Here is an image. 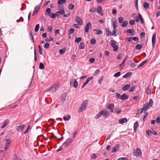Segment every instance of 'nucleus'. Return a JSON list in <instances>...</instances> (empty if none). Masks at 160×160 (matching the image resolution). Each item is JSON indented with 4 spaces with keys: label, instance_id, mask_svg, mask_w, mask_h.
<instances>
[{
    "label": "nucleus",
    "instance_id": "obj_1",
    "mask_svg": "<svg viewBox=\"0 0 160 160\" xmlns=\"http://www.w3.org/2000/svg\"><path fill=\"white\" fill-rule=\"evenodd\" d=\"M153 104V101L152 99H150L149 101V103H147L145 104L143 107L142 108H141V114L142 113V112L144 111V113L145 114V115L144 116V117L143 118V120L144 121L145 119V118L148 115V113L147 112H146V111L150 108L152 106Z\"/></svg>",
    "mask_w": 160,
    "mask_h": 160
},
{
    "label": "nucleus",
    "instance_id": "obj_2",
    "mask_svg": "<svg viewBox=\"0 0 160 160\" xmlns=\"http://www.w3.org/2000/svg\"><path fill=\"white\" fill-rule=\"evenodd\" d=\"M88 102V101L87 100H85L81 104V106L79 108V112H81L85 110L87 106Z\"/></svg>",
    "mask_w": 160,
    "mask_h": 160
},
{
    "label": "nucleus",
    "instance_id": "obj_3",
    "mask_svg": "<svg viewBox=\"0 0 160 160\" xmlns=\"http://www.w3.org/2000/svg\"><path fill=\"white\" fill-rule=\"evenodd\" d=\"M110 44L111 47L113 48V51H117L118 49V46L115 43V41L113 40H111L110 41Z\"/></svg>",
    "mask_w": 160,
    "mask_h": 160
},
{
    "label": "nucleus",
    "instance_id": "obj_4",
    "mask_svg": "<svg viewBox=\"0 0 160 160\" xmlns=\"http://www.w3.org/2000/svg\"><path fill=\"white\" fill-rule=\"evenodd\" d=\"M101 112L102 113V115L105 117H108L110 115L109 112L105 109L102 110Z\"/></svg>",
    "mask_w": 160,
    "mask_h": 160
},
{
    "label": "nucleus",
    "instance_id": "obj_5",
    "mask_svg": "<svg viewBox=\"0 0 160 160\" xmlns=\"http://www.w3.org/2000/svg\"><path fill=\"white\" fill-rule=\"evenodd\" d=\"M72 139L69 138L66 141L64 142L63 146L65 147H67L72 142Z\"/></svg>",
    "mask_w": 160,
    "mask_h": 160
},
{
    "label": "nucleus",
    "instance_id": "obj_6",
    "mask_svg": "<svg viewBox=\"0 0 160 160\" xmlns=\"http://www.w3.org/2000/svg\"><path fill=\"white\" fill-rule=\"evenodd\" d=\"M58 86L57 85H54L52 87L48 90L51 92H55L58 88Z\"/></svg>",
    "mask_w": 160,
    "mask_h": 160
},
{
    "label": "nucleus",
    "instance_id": "obj_7",
    "mask_svg": "<svg viewBox=\"0 0 160 160\" xmlns=\"http://www.w3.org/2000/svg\"><path fill=\"white\" fill-rule=\"evenodd\" d=\"M76 22L79 23L80 25H82L83 23L82 20L78 16H77L75 17Z\"/></svg>",
    "mask_w": 160,
    "mask_h": 160
},
{
    "label": "nucleus",
    "instance_id": "obj_8",
    "mask_svg": "<svg viewBox=\"0 0 160 160\" xmlns=\"http://www.w3.org/2000/svg\"><path fill=\"white\" fill-rule=\"evenodd\" d=\"M25 125L24 124H21L20 125L18 126L16 128L17 130L19 132H22L24 128Z\"/></svg>",
    "mask_w": 160,
    "mask_h": 160
},
{
    "label": "nucleus",
    "instance_id": "obj_9",
    "mask_svg": "<svg viewBox=\"0 0 160 160\" xmlns=\"http://www.w3.org/2000/svg\"><path fill=\"white\" fill-rule=\"evenodd\" d=\"M140 154V149L139 148H137L133 152V155L134 156H139Z\"/></svg>",
    "mask_w": 160,
    "mask_h": 160
},
{
    "label": "nucleus",
    "instance_id": "obj_10",
    "mask_svg": "<svg viewBox=\"0 0 160 160\" xmlns=\"http://www.w3.org/2000/svg\"><path fill=\"white\" fill-rule=\"evenodd\" d=\"M73 83V86L75 88H76L78 85L77 81L75 79H73L71 80L70 82V84Z\"/></svg>",
    "mask_w": 160,
    "mask_h": 160
},
{
    "label": "nucleus",
    "instance_id": "obj_11",
    "mask_svg": "<svg viewBox=\"0 0 160 160\" xmlns=\"http://www.w3.org/2000/svg\"><path fill=\"white\" fill-rule=\"evenodd\" d=\"M114 107V105L112 103H110L108 104L107 106V108L110 110V112H113V109Z\"/></svg>",
    "mask_w": 160,
    "mask_h": 160
},
{
    "label": "nucleus",
    "instance_id": "obj_12",
    "mask_svg": "<svg viewBox=\"0 0 160 160\" xmlns=\"http://www.w3.org/2000/svg\"><path fill=\"white\" fill-rule=\"evenodd\" d=\"M41 5H40L36 6L34 10V12L32 14V16H34L35 14H37L40 8Z\"/></svg>",
    "mask_w": 160,
    "mask_h": 160
},
{
    "label": "nucleus",
    "instance_id": "obj_13",
    "mask_svg": "<svg viewBox=\"0 0 160 160\" xmlns=\"http://www.w3.org/2000/svg\"><path fill=\"white\" fill-rule=\"evenodd\" d=\"M97 12L101 16L103 15L102 10L101 6H98L97 8Z\"/></svg>",
    "mask_w": 160,
    "mask_h": 160
},
{
    "label": "nucleus",
    "instance_id": "obj_14",
    "mask_svg": "<svg viewBox=\"0 0 160 160\" xmlns=\"http://www.w3.org/2000/svg\"><path fill=\"white\" fill-rule=\"evenodd\" d=\"M91 27V24L90 22L88 23L85 27V32H88L89 30L90 27Z\"/></svg>",
    "mask_w": 160,
    "mask_h": 160
},
{
    "label": "nucleus",
    "instance_id": "obj_15",
    "mask_svg": "<svg viewBox=\"0 0 160 160\" xmlns=\"http://www.w3.org/2000/svg\"><path fill=\"white\" fill-rule=\"evenodd\" d=\"M128 95L124 93L121 95L120 99L122 100H125L128 99Z\"/></svg>",
    "mask_w": 160,
    "mask_h": 160
},
{
    "label": "nucleus",
    "instance_id": "obj_16",
    "mask_svg": "<svg viewBox=\"0 0 160 160\" xmlns=\"http://www.w3.org/2000/svg\"><path fill=\"white\" fill-rule=\"evenodd\" d=\"M128 121L127 119L126 118H123L120 119L118 120V122L120 124H122L127 122Z\"/></svg>",
    "mask_w": 160,
    "mask_h": 160
},
{
    "label": "nucleus",
    "instance_id": "obj_17",
    "mask_svg": "<svg viewBox=\"0 0 160 160\" xmlns=\"http://www.w3.org/2000/svg\"><path fill=\"white\" fill-rule=\"evenodd\" d=\"M114 20L112 21V23L113 25V29H116L117 27V22L116 19H114Z\"/></svg>",
    "mask_w": 160,
    "mask_h": 160
},
{
    "label": "nucleus",
    "instance_id": "obj_18",
    "mask_svg": "<svg viewBox=\"0 0 160 160\" xmlns=\"http://www.w3.org/2000/svg\"><path fill=\"white\" fill-rule=\"evenodd\" d=\"M151 86L149 85L146 89V92L147 94L150 95L151 93Z\"/></svg>",
    "mask_w": 160,
    "mask_h": 160
},
{
    "label": "nucleus",
    "instance_id": "obj_19",
    "mask_svg": "<svg viewBox=\"0 0 160 160\" xmlns=\"http://www.w3.org/2000/svg\"><path fill=\"white\" fill-rule=\"evenodd\" d=\"M9 122V120L8 119H6L4 120L2 126L1 127V128H5Z\"/></svg>",
    "mask_w": 160,
    "mask_h": 160
},
{
    "label": "nucleus",
    "instance_id": "obj_20",
    "mask_svg": "<svg viewBox=\"0 0 160 160\" xmlns=\"http://www.w3.org/2000/svg\"><path fill=\"white\" fill-rule=\"evenodd\" d=\"M130 86L131 85L129 84L125 85L122 88V89L123 91L127 90L129 88Z\"/></svg>",
    "mask_w": 160,
    "mask_h": 160
},
{
    "label": "nucleus",
    "instance_id": "obj_21",
    "mask_svg": "<svg viewBox=\"0 0 160 160\" xmlns=\"http://www.w3.org/2000/svg\"><path fill=\"white\" fill-rule=\"evenodd\" d=\"M64 9H61L60 10V11H58L56 13V16L57 17H59L60 15H62L64 13Z\"/></svg>",
    "mask_w": 160,
    "mask_h": 160
},
{
    "label": "nucleus",
    "instance_id": "obj_22",
    "mask_svg": "<svg viewBox=\"0 0 160 160\" xmlns=\"http://www.w3.org/2000/svg\"><path fill=\"white\" fill-rule=\"evenodd\" d=\"M125 32H128L129 33L130 35L132 36L133 35L134 31L133 29H129L125 31Z\"/></svg>",
    "mask_w": 160,
    "mask_h": 160
},
{
    "label": "nucleus",
    "instance_id": "obj_23",
    "mask_svg": "<svg viewBox=\"0 0 160 160\" xmlns=\"http://www.w3.org/2000/svg\"><path fill=\"white\" fill-rule=\"evenodd\" d=\"M156 36V33H153L152 38V43L153 45H154L155 43Z\"/></svg>",
    "mask_w": 160,
    "mask_h": 160
},
{
    "label": "nucleus",
    "instance_id": "obj_24",
    "mask_svg": "<svg viewBox=\"0 0 160 160\" xmlns=\"http://www.w3.org/2000/svg\"><path fill=\"white\" fill-rule=\"evenodd\" d=\"M132 75V72H128L124 75L123 77L124 78H127L131 76Z\"/></svg>",
    "mask_w": 160,
    "mask_h": 160
},
{
    "label": "nucleus",
    "instance_id": "obj_25",
    "mask_svg": "<svg viewBox=\"0 0 160 160\" xmlns=\"http://www.w3.org/2000/svg\"><path fill=\"white\" fill-rule=\"evenodd\" d=\"M118 33V31L116 29H113V31H112V35L113 36H117Z\"/></svg>",
    "mask_w": 160,
    "mask_h": 160
},
{
    "label": "nucleus",
    "instance_id": "obj_26",
    "mask_svg": "<svg viewBox=\"0 0 160 160\" xmlns=\"http://www.w3.org/2000/svg\"><path fill=\"white\" fill-rule=\"evenodd\" d=\"M106 32H107V35L108 36H111L112 35L111 32L110 31L109 28L106 29Z\"/></svg>",
    "mask_w": 160,
    "mask_h": 160
},
{
    "label": "nucleus",
    "instance_id": "obj_27",
    "mask_svg": "<svg viewBox=\"0 0 160 160\" xmlns=\"http://www.w3.org/2000/svg\"><path fill=\"white\" fill-rule=\"evenodd\" d=\"M93 31H96V33L97 35L101 34L102 33V32L98 29L93 30Z\"/></svg>",
    "mask_w": 160,
    "mask_h": 160
},
{
    "label": "nucleus",
    "instance_id": "obj_28",
    "mask_svg": "<svg viewBox=\"0 0 160 160\" xmlns=\"http://www.w3.org/2000/svg\"><path fill=\"white\" fill-rule=\"evenodd\" d=\"M63 16L65 17H68L70 15V12L69 11H66L63 13Z\"/></svg>",
    "mask_w": 160,
    "mask_h": 160
},
{
    "label": "nucleus",
    "instance_id": "obj_29",
    "mask_svg": "<svg viewBox=\"0 0 160 160\" xmlns=\"http://www.w3.org/2000/svg\"><path fill=\"white\" fill-rule=\"evenodd\" d=\"M138 126V123L137 122H136L134 125L133 128H134V130L135 132H136L137 131V128Z\"/></svg>",
    "mask_w": 160,
    "mask_h": 160
},
{
    "label": "nucleus",
    "instance_id": "obj_30",
    "mask_svg": "<svg viewBox=\"0 0 160 160\" xmlns=\"http://www.w3.org/2000/svg\"><path fill=\"white\" fill-rule=\"evenodd\" d=\"M143 7L144 8L146 9H147L149 7V4L147 3V2H144L143 3Z\"/></svg>",
    "mask_w": 160,
    "mask_h": 160
},
{
    "label": "nucleus",
    "instance_id": "obj_31",
    "mask_svg": "<svg viewBox=\"0 0 160 160\" xmlns=\"http://www.w3.org/2000/svg\"><path fill=\"white\" fill-rule=\"evenodd\" d=\"M71 118V116L69 115H68L67 116H64L63 118V119L65 121H68Z\"/></svg>",
    "mask_w": 160,
    "mask_h": 160
},
{
    "label": "nucleus",
    "instance_id": "obj_32",
    "mask_svg": "<svg viewBox=\"0 0 160 160\" xmlns=\"http://www.w3.org/2000/svg\"><path fill=\"white\" fill-rule=\"evenodd\" d=\"M84 44L83 42H81L80 44L79 48L80 49H83L85 48H84Z\"/></svg>",
    "mask_w": 160,
    "mask_h": 160
},
{
    "label": "nucleus",
    "instance_id": "obj_33",
    "mask_svg": "<svg viewBox=\"0 0 160 160\" xmlns=\"http://www.w3.org/2000/svg\"><path fill=\"white\" fill-rule=\"evenodd\" d=\"M119 147V144H117L115 147H114L112 150V152H114L116 151L117 149Z\"/></svg>",
    "mask_w": 160,
    "mask_h": 160
},
{
    "label": "nucleus",
    "instance_id": "obj_34",
    "mask_svg": "<svg viewBox=\"0 0 160 160\" xmlns=\"http://www.w3.org/2000/svg\"><path fill=\"white\" fill-rule=\"evenodd\" d=\"M128 24V22L127 21H124L123 22L122 26L123 28H124L127 26Z\"/></svg>",
    "mask_w": 160,
    "mask_h": 160
},
{
    "label": "nucleus",
    "instance_id": "obj_35",
    "mask_svg": "<svg viewBox=\"0 0 160 160\" xmlns=\"http://www.w3.org/2000/svg\"><path fill=\"white\" fill-rule=\"evenodd\" d=\"M66 0H59L58 2V4L59 5H62L64 4Z\"/></svg>",
    "mask_w": 160,
    "mask_h": 160
},
{
    "label": "nucleus",
    "instance_id": "obj_36",
    "mask_svg": "<svg viewBox=\"0 0 160 160\" xmlns=\"http://www.w3.org/2000/svg\"><path fill=\"white\" fill-rule=\"evenodd\" d=\"M66 51V48H63L62 49H60L59 50V52L61 54H62L64 53Z\"/></svg>",
    "mask_w": 160,
    "mask_h": 160
},
{
    "label": "nucleus",
    "instance_id": "obj_37",
    "mask_svg": "<svg viewBox=\"0 0 160 160\" xmlns=\"http://www.w3.org/2000/svg\"><path fill=\"white\" fill-rule=\"evenodd\" d=\"M81 38L80 37L76 38L75 42L77 43H79L81 40Z\"/></svg>",
    "mask_w": 160,
    "mask_h": 160
},
{
    "label": "nucleus",
    "instance_id": "obj_38",
    "mask_svg": "<svg viewBox=\"0 0 160 160\" xmlns=\"http://www.w3.org/2000/svg\"><path fill=\"white\" fill-rule=\"evenodd\" d=\"M44 65L42 62L40 63L39 68L41 69H43L44 68Z\"/></svg>",
    "mask_w": 160,
    "mask_h": 160
},
{
    "label": "nucleus",
    "instance_id": "obj_39",
    "mask_svg": "<svg viewBox=\"0 0 160 160\" xmlns=\"http://www.w3.org/2000/svg\"><path fill=\"white\" fill-rule=\"evenodd\" d=\"M92 78H93L92 77H90L88 78L87 79L85 82L84 83H85V84H87V83H88V82L92 79Z\"/></svg>",
    "mask_w": 160,
    "mask_h": 160
},
{
    "label": "nucleus",
    "instance_id": "obj_40",
    "mask_svg": "<svg viewBox=\"0 0 160 160\" xmlns=\"http://www.w3.org/2000/svg\"><path fill=\"white\" fill-rule=\"evenodd\" d=\"M115 112L116 113L119 114L121 113V110L120 108H118L115 109Z\"/></svg>",
    "mask_w": 160,
    "mask_h": 160
},
{
    "label": "nucleus",
    "instance_id": "obj_41",
    "mask_svg": "<svg viewBox=\"0 0 160 160\" xmlns=\"http://www.w3.org/2000/svg\"><path fill=\"white\" fill-rule=\"evenodd\" d=\"M135 18L136 22H139V19H140V13H139L138 16H136Z\"/></svg>",
    "mask_w": 160,
    "mask_h": 160
},
{
    "label": "nucleus",
    "instance_id": "obj_42",
    "mask_svg": "<svg viewBox=\"0 0 160 160\" xmlns=\"http://www.w3.org/2000/svg\"><path fill=\"white\" fill-rule=\"evenodd\" d=\"M39 24H37L35 26V32H37L38 31L39 29Z\"/></svg>",
    "mask_w": 160,
    "mask_h": 160
},
{
    "label": "nucleus",
    "instance_id": "obj_43",
    "mask_svg": "<svg viewBox=\"0 0 160 160\" xmlns=\"http://www.w3.org/2000/svg\"><path fill=\"white\" fill-rule=\"evenodd\" d=\"M90 42L91 44L92 45L95 44L96 42V40L95 38H92L90 40Z\"/></svg>",
    "mask_w": 160,
    "mask_h": 160
},
{
    "label": "nucleus",
    "instance_id": "obj_44",
    "mask_svg": "<svg viewBox=\"0 0 160 160\" xmlns=\"http://www.w3.org/2000/svg\"><path fill=\"white\" fill-rule=\"evenodd\" d=\"M102 115V113L101 112H100L99 113H98L97 115L95 116V118L96 119H98Z\"/></svg>",
    "mask_w": 160,
    "mask_h": 160
},
{
    "label": "nucleus",
    "instance_id": "obj_45",
    "mask_svg": "<svg viewBox=\"0 0 160 160\" xmlns=\"http://www.w3.org/2000/svg\"><path fill=\"white\" fill-rule=\"evenodd\" d=\"M100 72V70L99 69H97L94 72L93 75L94 76H96L98 75V74Z\"/></svg>",
    "mask_w": 160,
    "mask_h": 160
},
{
    "label": "nucleus",
    "instance_id": "obj_46",
    "mask_svg": "<svg viewBox=\"0 0 160 160\" xmlns=\"http://www.w3.org/2000/svg\"><path fill=\"white\" fill-rule=\"evenodd\" d=\"M74 7V6L71 3L68 6V8L69 9L72 10Z\"/></svg>",
    "mask_w": 160,
    "mask_h": 160
},
{
    "label": "nucleus",
    "instance_id": "obj_47",
    "mask_svg": "<svg viewBox=\"0 0 160 160\" xmlns=\"http://www.w3.org/2000/svg\"><path fill=\"white\" fill-rule=\"evenodd\" d=\"M56 16H57L56 14H53L52 13H51L50 15V17L52 18H55Z\"/></svg>",
    "mask_w": 160,
    "mask_h": 160
},
{
    "label": "nucleus",
    "instance_id": "obj_48",
    "mask_svg": "<svg viewBox=\"0 0 160 160\" xmlns=\"http://www.w3.org/2000/svg\"><path fill=\"white\" fill-rule=\"evenodd\" d=\"M152 132H151L150 130H147L146 131V133L149 136H150L151 135V134L152 133Z\"/></svg>",
    "mask_w": 160,
    "mask_h": 160
},
{
    "label": "nucleus",
    "instance_id": "obj_49",
    "mask_svg": "<svg viewBox=\"0 0 160 160\" xmlns=\"http://www.w3.org/2000/svg\"><path fill=\"white\" fill-rule=\"evenodd\" d=\"M120 75H121V72H118L115 73L114 75V76L115 77H118L120 76Z\"/></svg>",
    "mask_w": 160,
    "mask_h": 160
},
{
    "label": "nucleus",
    "instance_id": "obj_50",
    "mask_svg": "<svg viewBox=\"0 0 160 160\" xmlns=\"http://www.w3.org/2000/svg\"><path fill=\"white\" fill-rule=\"evenodd\" d=\"M74 30V29L73 28H70L69 30V32H68L69 33V34H72Z\"/></svg>",
    "mask_w": 160,
    "mask_h": 160
},
{
    "label": "nucleus",
    "instance_id": "obj_51",
    "mask_svg": "<svg viewBox=\"0 0 160 160\" xmlns=\"http://www.w3.org/2000/svg\"><path fill=\"white\" fill-rule=\"evenodd\" d=\"M145 33L144 32H141V38L145 37Z\"/></svg>",
    "mask_w": 160,
    "mask_h": 160
},
{
    "label": "nucleus",
    "instance_id": "obj_52",
    "mask_svg": "<svg viewBox=\"0 0 160 160\" xmlns=\"http://www.w3.org/2000/svg\"><path fill=\"white\" fill-rule=\"evenodd\" d=\"M118 22L120 23H121L122 22V21H123V18L122 17H119L118 18Z\"/></svg>",
    "mask_w": 160,
    "mask_h": 160
},
{
    "label": "nucleus",
    "instance_id": "obj_53",
    "mask_svg": "<svg viewBox=\"0 0 160 160\" xmlns=\"http://www.w3.org/2000/svg\"><path fill=\"white\" fill-rule=\"evenodd\" d=\"M51 11V9L49 8H48L46 9V12L48 13V15H49Z\"/></svg>",
    "mask_w": 160,
    "mask_h": 160
},
{
    "label": "nucleus",
    "instance_id": "obj_54",
    "mask_svg": "<svg viewBox=\"0 0 160 160\" xmlns=\"http://www.w3.org/2000/svg\"><path fill=\"white\" fill-rule=\"evenodd\" d=\"M6 144H10L11 142V140L8 138H6Z\"/></svg>",
    "mask_w": 160,
    "mask_h": 160
},
{
    "label": "nucleus",
    "instance_id": "obj_55",
    "mask_svg": "<svg viewBox=\"0 0 160 160\" xmlns=\"http://www.w3.org/2000/svg\"><path fill=\"white\" fill-rule=\"evenodd\" d=\"M103 79V76H102L98 80V83L100 84L101 83V82L102 81V80Z\"/></svg>",
    "mask_w": 160,
    "mask_h": 160
},
{
    "label": "nucleus",
    "instance_id": "obj_56",
    "mask_svg": "<svg viewBox=\"0 0 160 160\" xmlns=\"http://www.w3.org/2000/svg\"><path fill=\"white\" fill-rule=\"evenodd\" d=\"M135 7L138 10V0H135Z\"/></svg>",
    "mask_w": 160,
    "mask_h": 160
},
{
    "label": "nucleus",
    "instance_id": "obj_57",
    "mask_svg": "<svg viewBox=\"0 0 160 160\" xmlns=\"http://www.w3.org/2000/svg\"><path fill=\"white\" fill-rule=\"evenodd\" d=\"M38 47L39 48V52L40 54H42V51L40 45H38Z\"/></svg>",
    "mask_w": 160,
    "mask_h": 160
},
{
    "label": "nucleus",
    "instance_id": "obj_58",
    "mask_svg": "<svg viewBox=\"0 0 160 160\" xmlns=\"http://www.w3.org/2000/svg\"><path fill=\"white\" fill-rule=\"evenodd\" d=\"M49 46V45L48 43L47 42L44 45V47L45 48H48Z\"/></svg>",
    "mask_w": 160,
    "mask_h": 160
},
{
    "label": "nucleus",
    "instance_id": "obj_59",
    "mask_svg": "<svg viewBox=\"0 0 160 160\" xmlns=\"http://www.w3.org/2000/svg\"><path fill=\"white\" fill-rule=\"evenodd\" d=\"M132 40L134 41L137 42L138 41V38L137 37H134L132 38Z\"/></svg>",
    "mask_w": 160,
    "mask_h": 160
},
{
    "label": "nucleus",
    "instance_id": "obj_60",
    "mask_svg": "<svg viewBox=\"0 0 160 160\" xmlns=\"http://www.w3.org/2000/svg\"><path fill=\"white\" fill-rule=\"evenodd\" d=\"M135 23V21L134 20H131L129 21V23L131 26H133Z\"/></svg>",
    "mask_w": 160,
    "mask_h": 160
},
{
    "label": "nucleus",
    "instance_id": "obj_61",
    "mask_svg": "<svg viewBox=\"0 0 160 160\" xmlns=\"http://www.w3.org/2000/svg\"><path fill=\"white\" fill-rule=\"evenodd\" d=\"M30 126H28V127L27 128V129H26V131H25V132L24 133V134H26V133H27L28 132V130L30 129Z\"/></svg>",
    "mask_w": 160,
    "mask_h": 160
},
{
    "label": "nucleus",
    "instance_id": "obj_62",
    "mask_svg": "<svg viewBox=\"0 0 160 160\" xmlns=\"http://www.w3.org/2000/svg\"><path fill=\"white\" fill-rule=\"evenodd\" d=\"M156 122L157 123H160V117L158 116L157 117L156 119Z\"/></svg>",
    "mask_w": 160,
    "mask_h": 160
},
{
    "label": "nucleus",
    "instance_id": "obj_63",
    "mask_svg": "<svg viewBox=\"0 0 160 160\" xmlns=\"http://www.w3.org/2000/svg\"><path fill=\"white\" fill-rule=\"evenodd\" d=\"M116 96L117 98H118V99H120V98H121V95H120V94L119 93H116Z\"/></svg>",
    "mask_w": 160,
    "mask_h": 160
},
{
    "label": "nucleus",
    "instance_id": "obj_64",
    "mask_svg": "<svg viewBox=\"0 0 160 160\" xmlns=\"http://www.w3.org/2000/svg\"><path fill=\"white\" fill-rule=\"evenodd\" d=\"M117 160H128V159L127 158L123 157L118 158Z\"/></svg>",
    "mask_w": 160,
    "mask_h": 160
}]
</instances>
